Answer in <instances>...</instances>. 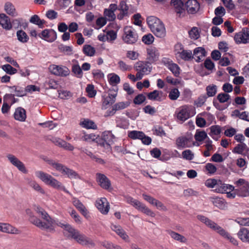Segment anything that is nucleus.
<instances>
[{
    "instance_id": "e2e57ef3",
    "label": "nucleus",
    "mask_w": 249,
    "mask_h": 249,
    "mask_svg": "<svg viewBox=\"0 0 249 249\" xmlns=\"http://www.w3.org/2000/svg\"><path fill=\"white\" fill-rule=\"evenodd\" d=\"M207 96L209 97L213 96L216 93L217 87L215 85H209L206 88Z\"/></svg>"
},
{
    "instance_id": "a18cd8bd",
    "label": "nucleus",
    "mask_w": 249,
    "mask_h": 249,
    "mask_svg": "<svg viewBox=\"0 0 249 249\" xmlns=\"http://www.w3.org/2000/svg\"><path fill=\"white\" fill-rule=\"evenodd\" d=\"M4 9L7 14L12 16H16L17 14L14 5L9 2H7L5 4Z\"/></svg>"
},
{
    "instance_id": "a19ab883",
    "label": "nucleus",
    "mask_w": 249,
    "mask_h": 249,
    "mask_svg": "<svg viewBox=\"0 0 249 249\" xmlns=\"http://www.w3.org/2000/svg\"><path fill=\"white\" fill-rule=\"evenodd\" d=\"M168 61V68L172 72L175 76H178L180 73L179 66L172 61Z\"/></svg>"
},
{
    "instance_id": "6e6552de",
    "label": "nucleus",
    "mask_w": 249,
    "mask_h": 249,
    "mask_svg": "<svg viewBox=\"0 0 249 249\" xmlns=\"http://www.w3.org/2000/svg\"><path fill=\"white\" fill-rule=\"evenodd\" d=\"M49 69L52 73L57 76L66 77L70 73L69 68L64 66L53 64L50 65Z\"/></svg>"
},
{
    "instance_id": "6e6d98bb",
    "label": "nucleus",
    "mask_w": 249,
    "mask_h": 249,
    "mask_svg": "<svg viewBox=\"0 0 249 249\" xmlns=\"http://www.w3.org/2000/svg\"><path fill=\"white\" fill-rule=\"evenodd\" d=\"M10 89H13L16 92L15 95L18 97H22L26 95L25 89L17 86H12L9 87Z\"/></svg>"
},
{
    "instance_id": "f3484780",
    "label": "nucleus",
    "mask_w": 249,
    "mask_h": 249,
    "mask_svg": "<svg viewBox=\"0 0 249 249\" xmlns=\"http://www.w3.org/2000/svg\"><path fill=\"white\" fill-rule=\"evenodd\" d=\"M74 239L79 244L83 246H91L92 247H94L95 246L93 241L91 239L83 234H81L79 231L75 236Z\"/></svg>"
},
{
    "instance_id": "3c124183",
    "label": "nucleus",
    "mask_w": 249,
    "mask_h": 249,
    "mask_svg": "<svg viewBox=\"0 0 249 249\" xmlns=\"http://www.w3.org/2000/svg\"><path fill=\"white\" fill-rule=\"evenodd\" d=\"M80 124L82 127L87 129H95L97 128V126L95 123L89 119H85Z\"/></svg>"
},
{
    "instance_id": "b1692460",
    "label": "nucleus",
    "mask_w": 249,
    "mask_h": 249,
    "mask_svg": "<svg viewBox=\"0 0 249 249\" xmlns=\"http://www.w3.org/2000/svg\"><path fill=\"white\" fill-rule=\"evenodd\" d=\"M1 229L0 231L7 233L18 234L20 232L19 230L8 223H2Z\"/></svg>"
},
{
    "instance_id": "2eb2a0df",
    "label": "nucleus",
    "mask_w": 249,
    "mask_h": 249,
    "mask_svg": "<svg viewBox=\"0 0 249 249\" xmlns=\"http://www.w3.org/2000/svg\"><path fill=\"white\" fill-rule=\"evenodd\" d=\"M96 206L98 210L104 214H107L109 210V205L105 197H101L96 201Z\"/></svg>"
},
{
    "instance_id": "1a4fd4ad",
    "label": "nucleus",
    "mask_w": 249,
    "mask_h": 249,
    "mask_svg": "<svg viewBox=\"0 0 249 249\" xmlns=\"http://www.w3.org/2000/svg\"><path fill=\"white\" fill-rule=\"evenodd\" d=\"M56 225L64 229V234L68 238L74 239L79 231L68 223L58 222L56 223Z\"/></svg>"
},
{
    "instance_id": "680f3d73",
    "label": "nucleus",
    "mask_w": 249,
    "mask_h": 249,
    "mask_svg": "<svg viewBox=\"0 0 249 249\" xmlns=\"http://www.w3.org/2000/svg\"><path fill=\"white\" fill-rule=\"evenodd\" d=\"M2 69L7 74L12 75L17 73V70L10 64H5L2 66Z\"/></svg>"
},
{
    "instance_id": "c756f323",
    "label": "nucleus",
    "mask_w": 249,
    "mask_h": 249,
    "mask_svg": "<svg viewBox=\"0 0 249 249\" xmlns=\"http://www.w3.org/2000/svg\"><path fill=\"white\" fill-rule=\"evenodd\" d=\"M230 96L227 93H220L219 94V102L220 103H226L224 107H221L219 105V110H223L227 108L230 103L229 102Z\"/></svg>"
},
{
    "instance_id": "9b49d317",
    "label": "nucleus",
    "mask_w": 249,
    "mask_h": 249,
    "mask_svg": "<svg viewBox=\"0 0 249 249\" xmlns=\"http://www.w3.org/2000/svg\"><path fill=\"white\" fill-rule=\"evenodd\" d=\"M38 36L49 42H53L57 38V34L53 29H45L38 34Z\"/></svg>"
},
{
    "instance_id": "864d4df0",
    "label": "nucleus",
    "mask_w": 249,
    "mask_h": 249,
    "mask_svg": "<svg viewBox=\"0 0 249 249\" xmlns=\"http://www.w3.org/2000/svg\"><path fill=\"white\" fill-rule=\"evenodd\" d=\"M109 78L108 81L110 85L112 86L119 84L120 82V77L115 73H111L108 75Z\"/></svg>"
},
{
    "instance_id": "cd10ccee",
    "label": "nucleus",
    "mask_w": 249,
    "mask_h": 249,
    "mask_svg": "<svg viewBox=\"0 0 249 249\" xmlns=\"http://www.w3.org/2000/svg\"><path fill=\"white\" fill-rule=\"evenodd\" d=\"M206 52L205 50L202 47H197L194 51V55L195 59L197 62H200L206 56Z\"/></svg>"
},
{
    "instance_id": "72a5a7b5",
    "label": "nucleus",
    "mask_w": 249,
    "mask_h": 249,
    "mask_svg": "<svg viewBox=\"0 0 249 249\" xmlns=\"http://www.w3.org/2000/svg\"><path fill=\"white\" fill-rule=\"evenodd\" d=\"M236 193V195H238L241 197H247L249 196V186H244L238 188L233 191Z\"/></svg>"
},
{
    "instance_id": "bf43d9fd",
    "label": "nucleus",
    "mask_w": 249,
    "mask_h": 249,
    "mask_svg": "<svg viewBox=\"0 0 249 249\" xmlns=\"http://www.w3.org/2000/svg\"><path fill=\"white\" fill-rule=\"evenodd\" d=\"M207 137V133L204 131L196 130L195 139L196 142H202Z\"/></svg>"
},
{
    "instance_id": "052dcab7",
    "label": "nucleus",
    "mask_w": 249,
    "mask_h": 249,
    "mask_svg": "<svg viewBox=\"0 0 249 249\" xmlns=\"http://www.w3.org/2000/svg\"><path fill=\"white\" fill-rule=\"evenodd\" d=\"M45 85L48 89H57L58 87L57 82L53 79L47 80L45 83Z\"/></svg>"
},
{
    "instance_id": "39448f33",
    "label": "nucleus",
    "mask_w": 249,
    "mask_h": 249,
    "mask_svg": "<svg viewBox=\"0 0 249 249\" xmlns=\"http://www.w3.org/2000/svg\"><path fill=\"white\" fill-rule=\"evenodd\" d=\"M150 64L147 61H139L135 64L134 68L137 72L136 76L138 79H142L144 75H147L151 72Z\"/></svg>"
},
{
    "instance_id": "4468645a",
    "label": "nucleus",
    "mask_w": 249,
    "mask_h": 249,
    "mask_svg": "<svg viewBox=\"0 0 249 249\" xmlns=\"http://www.w3.org/2000/svg\"><path fill=\"white\" fill-rule=\"evenodd\" d=\"M7 158L10 163L16 167L18 170L24 174L27 173V170L22 162L19 160L16 156L12 154L7 155Z\"/></svg>"
},
{
    "instance_id": "0eeeda50",
    "label": "nucleus",
    "mask_w": 249,
    "mask_h": 249,
    "mask_svg": "<svg viewBox=\"0 0 249 249\" xmlns=\"http://www.w3.org/2000/svg\"><path fill=\"white\" fill-rule=\"evenodd\" d=\"M124 34L123 36L124 41L129 44H132L137 42L138 36L136 31L131 27L126 26L124 29Z\"/></svg>"
},
{
    "instance_id": "4c0bfd02",
    "label": "nucleus",
    "mask_w": 249,
    "mask_h": 249,
    "mask_svg": "<svg viewBox=\"0 0 249 249\" xmlns=\"http://www.w3.org/2000/svg\"><path fill=\"white\" fill-rule=\"evenodd\" d=\"M17 36L18 40L22 43H26L29 40L27 34L22 30H18L17 32Z\"/></svg>"
},
{
    "instance_id": "58836bf2",
    "label": "nucleus",
    "mask_w": 249,
    "mask_h": 249,
    "mask_svg": "<svg viewBox=\"0 0 249 249\" xmlns=\"http://www.w3.org/2000/svg\"><path fill=\"white\" fill-rule=\"evenodd\" d=\"M30 22L38 25L40 28H43L44 27L43 25L46 22L44 19H41L39 16L36 15H33L31 17L30 19Z\"/></svg>"
},
{
    "instance_id": "2f4dec72",
    "label": "nucleus",
    "mask_w": 249,
    "mask_h": 249,
    "mask_svg": "<svg viewBox=\"0 0 249 249\" xmlns=\"http://www.w3.org/2000/svg\"><path fill=\"white\" fill-rule=\"evenodd\" d=\"M171 4L177 13L181 14L184 11V3L181 0H171Z\"/></svg>"
},
{
    "instance_id": "338daca9",
    "label": "nucleus",
    "mask_w": 249,
    "mask_h": 249,
    "mask_svg": "<svg viewBox=\"0 0 249 249\" xmlns=\"http://www.w3.org/2000/svg\"><path fill=\"white\" fill-rule=\"evenodd\" d=\"M104 15L105 17H107L108 20L113 21L116 18V16L114 13L110 11L108 9H105L104 11Z\"/></svg>"
},
{
    "instance_id": "e433bc0d",
    "label": "nucleus",
    "mask_w": 249,
    "mask_h": 249,
    "mask_svg": "<svg viewBox=\"0 0 249 249\" xmlns=\"http://www.w3.org/2000/svg\"><path fill=\"white\" fill-rule=\"evenodd\" d=\"M117 94L109 93L108 96L105 98L103 102V106L107 108V106L112 105L116 100Z\"/></svg>"
},
{
    "instance_id": "a878e982",
    "label": "nucleus",
    "mask_w": 249,
    "mask_h": 249,
    "mask_svg": "<svg viewBox=\"0 0 249 249\" xmlns=\"http://www.w3.org/2000/svg\"><path fill=\"white\" fill-rule=\"evenodd\" d=\"M72 203L73 205L85 217H87L88 212L85 206L77 198H73L72 199Z\"/></svg>"
},
{
    "instance_id": "393cba45",
    "label": "nucleus",
    "mask_w": 249,
    "mask_h": 249,
    "mask_svg": "<svg viewBox=\"0 0 249 249\" xmlns=\"http://www.w3.org/2000/svg\"><path fill=\"white\" fill-rule=\"evenodd\" d=\"M0 25L6 30H10L12 28L10 18L4 14H0Z\"/></svg>"
},
{
    "instance_id": "412c9836",
    "label": "nucleus",
    "mask_w": 249,
    "mask_h": 249,
    "mask_svg": "<svg viewBox=\"0 0 249 249\" xmlns=\"http://www.w3.org/2000/svg\"><path fill=\"white\" fill-rule=\"evenodd\" d=\"M175 47L176 48L178 47L180 48L181 51L178 52L177 54H178V56L181 59L184 61H189L193 57L192 51L184 50L181 44L176 45Z\"/></svg>"
},
{
    "instance_id": "4d7b16f0",
    "label": "nucleus",
    "mask_w": 249,
    "mask_h": 249,
    "mask_svg": "<svg viewBox=\"0 0 249 249\" xmlns=\"http://www.w3.org/2000/svg\"><path fill=\"white\" fill-rule=\"evenodd\" d=\"M101 244L107 249H123L120 246L109 241H104L101 242Z\"/></svg>"
},
{
    "instance_id": "49530a36",
    "label": "nucleus",
    "mask_w": 249,
    "mask_h": 249,
    "mask_svg": "<svg viewBox=\"0 0 249 249\" xmlns=\"http://www.w3.org/2000/svg\"><path fill=\"white\" fill-rule=\"evenodd\" d=\"M13 97V95L11 94H7L4 96L3 98V104L1 108V112L5 114L7 113L10 108V106L5 102V101L8 99H11Z\"/></svg>"
},
{
    "instance_id": "bb28decb",
    "label": "nucleus",
    "mask_w": 249,
    "mask_h": 249,
    "mask_svg": "<svg viewBox=\"0 0 249 249\" xmlns=\"http://www.w3.org/2000/svg\"><path fill=\"white\" fill-rule=\"evenodd\" d=\"M238 237L244 243L249 244V229L242 228L237 233Z\"/></svg>"
},
{
    "instance_id": "4be33fe9",
    "label": "nucleus",
    "mask_w": 249,
    "mask_h": 249,
    "mask_svg": "<svg viewBox=\"0 0 249 249\" xmlns=\"http://www.w3.org/2000/svg\"><path fill=\"white\" fill-rule=\"evenodd\" d=\"M147 98L149 100L161 102L165 98L163 96V93L162 91L154 90L147 94Z\"/></svg>"
},
{
    "instance_id": "aec40b11",
    "label": "nucleus",
    "mask_w": 249,
    "mask_h": 249,
    "mask_svg": "<svg viewBox=\"0 0 249 249\" xmlns=\"http://www.w3.org/2000/svg\"><path fill=\"white\" fill-rule=\"evenodd\" d=\"M103 142L101 144L103 146L107 148L110 147V145L113 143L115 136L110 131L104 132L103 134Z\"/></svg>"
},
{
    "instance_id": "423d86ee",
    "label": "nucleus",
    "mask_w": 249,
    "mask_h": 249,
    "mask_svg": "<svg viewBox=\"0 0 249 249\" xmlns=\"http://www.w3.org/2000/svg\"><path fill=\"white\" fill-rule=\"evenodd\" d=\"M194 111L195 109L191 106L187 105L182 106L176 111L177 118L178 120L183 123L194 115Z\"/></svg>"
},
{
    "instance_id": "7c9ffc66",
    "label": "nucleus",
    "mask_w": 249,
    "mask_h": 249,
    "mask_svg": "<svg viewBox=\"0 0 249 249\" xmlns=\"http://www.w3.org/2000/svg\"><path fill=\"white\" fill-rule=\"evenodd\" d=\"M110 227L111 229L114 231L118 235H119L123 239L126 240L128 238V236L126 234L125 231L120 226L111 225Z\"/></svg>"
},
{
    "instance_id": "37998d69",
    "label": "nucleus",
    "mask_w": 249,
    "mask_h": 249,
    "mask_svg": "<svg viewBox=\"0 0 249 249\" xmlns=\"http://www.w3.org/2000/svg\"><path fill=\"white\" fill-rule=\"evenodd\" d=\"M168 233L172 238L177 241H179L181 243H185L187 241V239L184 236L177 232L172 231H168Z\"/></svg>"
},
{
    "instance_id": "0e129e2a",
    "label": "nucleus",
    "mask_w": 249,
    "mask_h": 249,
    "mask_svg": "<svg viewBox=\"0 0 249 249\" xmlns=\"http://www.w3.org/2000/svg\"><path fill=\"white\" fill-rule=\"evenodd\" d=\"M208 96L205 94L200 95L195 101V105L197 107H201L206 101Z\"/></svg>"
},
{
    "instance_id": "9d476101",
    "label": "nucleus",
    "mask_w": 249,
    "mask_h": 249,
    "mask_svg": "<svg viewBox=\"0 0 249 249\" xmlns=\"http://www.w3.org/2000/svg\"><path fill=\"white\" fill-rule=\"evenodd\" d=\"M234 40L237 44L249 43V29L245 28L241 31L236 33Z\"/></svg>"
},
{
    "instance_id": "09e8293b",
    "label": "nucleus",
    "mask_w": 249,
    "mask_h": 249,
    "mask_svg": "<svg viewBox=\"0 0 249 249\" xmlns=\"http://www.w3.org/2000/svg\"><path fill=\"white\" fill-rule=\"evenodd\" d=\"M137 210L151 217H154L155 216V213L142 203H141L140 206Z\"/></svg>"
},
{
    "instance_id": "ea45409f",
    "label": "nucleus",
    "mask_w": 249,
    "mask_h": 249,
    "mask_svg": "<svg viewBox=\"0 0 249 249\" xmlns=\"http://www.w3.org/2000/svg\"><path fill=\"white\" fill-rule=\"evenodd\" d=\"M219 234L222 236L224 238L229 240L233 245H237L238 244L237 241L233 237L231 236L229 233L219 227Z\"/></svg>"
},
{
    "instance_id": "c03bdc74",
    "label": "nucleus",
    "mask_w": 249,
    "mask_h": 249,
    "mask_svg": "<svg viewBox=\"0 0 249 249\" xmlns=\"http://www.w3.org/2000/svg\"><path fill=\"white\" fill-rule=\"evenodd\" d=\"M142 136H144V133L142 131L133 130L129 131L128 136L131 139H139L141 140L142 139Z\"/></svg>"
},
{
    "instance_id": "8fccbe9b",
    "label": "nucleus",
    "mask_w": 249,
    "mask_h": 249,
    "mask_svg": "<svg viewBox=\"0 0 249 249\" xmlns=\"http://www.w3.org/2000/svg\"><path fill=\"white\" fill-rule=\"evenodd\" d=\"M57 142L59 146L63 148L65 150L72 151L74 149V146L72 145L71 143H68L63 140L59 139L57 141Z\"/></svg>"
},
{
    "instance_id": "a211bd4d",
    "label": "nucleus",
    "mask_w": 249,
    "mask_h": 249,
    "mask_svg": "<svg viewBox=\"0 0 249 249\" xmlns=\"http://www.w3.org/2000/svg\"><path fill=\"white\" fill-rule=\"evenodd\" d=\"M147 59L149 63H153L158 60L160 54L155 47H151L147 49Z\"/></svg>"
},
{
    "instance_id": "6ab92c4d",
    "label": "nucleus",
    "mask_w": 249,
    "mask_h": 249,
    "mask_svg": "<svg viewBox=\"0 0 249 249\" xmlns=\"http://www.w3.org/2000/svg\"><path fill=\"white\" fill-rule=\"evenodd\" d=\"M185 7L188 13L194 14L198 11L199 4L196 0H188L186 2Z\"/></svg>"
},
{
    "instance_id": "c9c22d12",
    "label": "nucleus",
    "mask_w": 249,
    "mask_h": 249,
    "mask_svg": "<svg viewBox=\"0 0 249 249\" xmlns=\"http://www.w3.org/2000/svg\"><path fill=\"white\" fill-rule=\"evenodd\" d=\"M231 116L249 122V113L247 111L240 112L239 110L236 109L232 112Z\"/></svg>"
},
{
    "instance_id": "603ef678",
    "label": "nucleus",
    "mask_w": 249,
    "mask_h": 249,
    "mask_svg": "<svg viewBox=\"0 0 249 249\" xmlns=\"http://www.w3.org/2000/svg\"><path fill=\"white\" fill-rule=\"evenodd\" d=\"M217 170L216 166L211 163H207L204 169V172H206L208 175H213Z\"/></svg>"
},
{
    "instance_id": "f03ea898",
    "label": "nucleus",
    "mask_w": 249,
    "mask_h": 249,
    "mask_svg": "<svg viewBox=\"0 0 249 249\" xmlns=\"http://www.w3.org/2000/svg\"><path fill=\"white\" fill-rule=\"evenodd\" d=\"M147 23L152 32L157 37L163 38L166 36V30L162 22L154 16L147 18Z\"/></svg>"
},
{
    "instance_id": "f257e3e1",
    "label": "nucleus",
    "mask_w": 249,
    "mask_h": 249,
    "mask_svg": "<svg viewBox=\"0 0 249 249\" xmlns=\"http://www.w3.org/2000/svg\"><path fill=\"white\" fill-rule=\"evenodd\" d=\"M35 211L41 217L42 220L35 216H31L30 220L32 223L41 229L50 232L54 231V225L59 221H56L52 218L48 213L42 208L37 206Z\"/></svg>"
},
{
    "instance_id": "f704fd0d",
    "label": "nucleus",
    "mask_w": 249,
    "mask_h": 249,
    "mask_svg": "<svg viewBox=\"0 0 249 249\" xmlns=\"http://www.w3.org/2000/svg\"><path fill=\"white\" fill-rule=\"evenodd\" d=\"M27 181L28 184L36 191L43 195L45 194L44 189L35 180L27 179Z\"/></svg>"
},
{
    "instance_id": "f8f14e48",
    "label": "nucleus",
    "mask_w": 249,
    "mask_h": 249,
    "mask_svg": "<svg viewBox=\"0 0 249 249\" xmlns=\"http://www.w3.org/2000/svg\"><path fill=\"white\" fill-rule=\"evenodd\" d=\"M96 180L100 186L104 189L108 190L111 187L110 180L103 174L96 173Z\"/></svg>"
},
{
    "instance_id": "473e14b6",
    "label": "nucleus",
    "mask_w": 249,
    "mask_h": 249,
    "mask_svg": "<svg viewBox=\"0 0 249 249\" xmlns=\"http://www.w3.org/2000/svg\"><path fill=\"white\" fill-rule=\"evenodd\" d=\"M232 55L230 53H224L222 57H219V64L222 66H227L230 64Z\"/></svg>"
},
{
    "instance_id": "5701e85b",
    "label": "nucleus",
    "mask_w": 249,
    "mask_h": 249,
    "mask_svg": "<svg viewBox=\"0 0 249 249\" xmlns=\"http://www.w3.org/2000/svg\"><path fill=\"white\" fill-rule=\"evenodd\" d=\"M73 64L71 66V71L77 78H81L83 75V72L81 67H80L78 60H72Z\"/></svg>"
},
{
    "instance_id": "774afa93",
    "label": "nucleus",
    "mask_w": 249,
    "mask_h": 249,
    "mask_svg": "<svg viewBox=\"0 0 249 249\" xmlns=\"http://www.w3.org/2000/svg\"><path fill=\"white\" fill-rule=\"evenodd\" d=\"M93 78L97 80H101L104 78V74L100 70H94L92 71Z\"/></svg>"
},
{
    "instance_id": "5fc2aeb1",
    "label": "nucleus",
    "mask_w": 249,
    "mask_h": 249,
    "mask_svg": "<svg viewBox=\"0 0 249 249\" xmlns=\"http://www.w3.org/2000/svg\"><path fill=\"white\" fill-rule=\"evenodd\" d=\"M229 49L228 43L225 41H221L219 43V57H220L222 53H227Z\"/></svg>"
},
{
    "instance_id": "69168bd1",
    "label": "nucleus",
    "mask_w": 249,
    "mask_h": 249,
    "mask_svg": "<svg viewBox=\"0 0 249 249\" xmlns=\"http://www.w3.org/2000/svg\"><path fill=\"white\" fill-rule=\"evenodd\" d=\"M179 95L180 93L178 89L174 88L169 92L168 97L171 100H176L178 98Z\"/></svg>"
},
{
    "instance_id": "7ed1b4c3",
    "label": "nucleus",
    "mask_w": 249,
    "mask_h": 249,
    "mask_svg": "<svg viewBox=\"0 0 249 249\" xmlns=\"http://www.w3.org/2000/svg\"><path fill=\"white\" fill-rule=\"evenodd\" d=\"M47 162L49 165L60 172L62 175L65 176L70 179H76L79 178V176L76 172L61 163L56 162L53 160H48Z\"/></svg>"
},
{
    "instance_id": "dca6fc26",
    "label": "nucleus",
    "mask_w": 249,
    "mask_h": 249,
    "mask_svg": "<svg viewBox=\"0 0 249 249\" xmlns=\"http://www.w3.org/2000/svg\"><path fill=\"white\" fill-rule=\"evenodd\" d=\"M192 144V139L191 137L181 136L176 140V144L178 149L191 147Z\"/></svg>"
},
{
    "instance_id": "ddd939ff",
    "label": "nucleus",
    "mask_w": 249,
    "mask_h": 249,
    "mask_svg": "<svg viewBox=\"0 0 249 249\" xmlns=\"http://www.w3.org/2000/svg\"><path fill=\"white\" fill-rule=\"evenodd\" d=\"M234 187L229 184L219 183V193L226 194L227 196L229 198H234L236 193L233 192Z\"/></svg>"
},
{
    "instance_id": "13d9d810",
    "label": "nucleus",
    "mask_w": 249,
    "mask_h": 249,
    "mask_svg": "<svg viewBox=\"0 0 249 249\" xmlns=\"http://www.w3.org/2000/svg\"><path fill=\"white\" fill-rule=\"evenodd\" d=\"M128 106V105L124 102H119L115 104L112 107L110 113L114 114L117 110H121L125 108Z\"/></svg>"
},
{
    "instance_id": "c85d7f7f",
    "label": "nucleus",
    "mask_w": 249,
    "mask_h": 249,
    "mask_svg": "<svg viewBox=\"0 0 249 249\" xmlns=\"http://www.w3.org/2000/svg\"><path fill=\"white\" fill-rule=\"evenodd\" d=\"M14 118L16 120L24 122L26 118L25 110L22 107H18L16 109L14 113Z\"/></svg>"
},
{
    "instance_id": "20e7f679",
    "label": "nucleus",
    "mask_w": 249,
    "mask_h": 249,
    "mask_svg": "<svg viewBox=\"0 0 249 249\" xmlns=\"http://www.w3.org/2000/svg\"><path fill=\"white\" fill-rule=\"evenodd\" d=\"M36 176L40 178L46 184L55 189H60L62 188H64V187L62 186V184L60 182L58 181L51 175L47 173L38 171L36 172Z\"/></svg>"
},
{
    "instance_id": "de8ad7c7",
    "label": "nucleus",
    "mask_w": 249,
    "mask_h": 249,
    "mask_svg": "<svg viewBox=\"0 0 249 249\" xmlns=\"http://www.w3.org/2000/svg\"><path fill=\"white\" fill-rule=\"evenodd\" d=\"M82 51L86 55L89 56H92L95 53V48L90 45H84Z\"/></svg>"
},
{
    "instance_id": "79ce46f5",
    "label": "nucleus",
    "mask_w": 249,
    "mask_h": 249,
    "mask_svg": "<svg viewBox=\"0 0 249 249\" xmlns=\"http://www.w3.org/2000/svg\"><path fill=\"white\" fill-rule=\"evenodd\" d=\"M58 50L61 53L67 55H71L73 54V48L72 46L60 44L58 46Z\"/></svg>"
}]
</instances>
